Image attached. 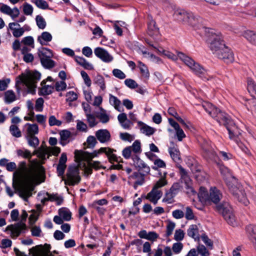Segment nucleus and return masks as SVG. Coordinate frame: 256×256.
Here are the masks:
<instances>
[{"instance_id": "1", "label": "nucleus", "mask_w": 256, "mask_h": 256, "mask_svg": "<svg viewBox=\"0 0 256 256\" xmlns=\"http://www.w3.org/2000/svg\"><path fill=\"white\" fill-rule=\"evenodd\" d=\"M0 166L5 167L8 172L13 173L12 186L18 192L20 196L28 198L30 196V184L38 176V170L35 165L28 164L26 162L22 161L18 167L14 162H9L8 160L3 158L0 160Z\"/></svg>"}, {"instance_id": "2", "label": "nucleus", "mask_w": 256, "mask_h": 256, "mask_svg": "<svg viewBox=\"0 0 256 256\" xmlns=\"http://www.w3.org/2000/svg\"><path fill=\"white\" fill-rule=\"evenodd\" d=\"M221 174L229 189L230 192L234 198L245 206L248 205V200L246 196L243 187L238 182L236 178L232 176L229 170L226 168H220Z\"/></svg>"}, {"instance_id": "3", "label": "nucleus", "mask_w": 256, "mask_h": 256, "mask_svg": "<svg viewBox=\"0 0 256 256\" xmlns=\"http://www.w3.org/2000/svg\"><path fill=\"white\" fill-rule=\"evenodd\" d=\"M213 118L220 124L226 126L228 132L229 138L234 140L240 147L242 144L240 138L242 130L236 125L230 116L224 112L218 109L214 116Z\"/></svg>"}, {"instance_id": "4", "label": "nucleus", "mask_w": 256, "mask_h": 256, "mask_svg": "<svg viewBox=\"0 0 256 256\" xmlns=\"http://www.w3.org/2000/svg\"><path fill=\"white\" fill-rule=\"evenodd\" d=\"M41 74L38 71H28L22 73L16 78V84H24L28 88V92L34 94L36 92V84L40 80Z\"/></svg>"}, {"instance_id": "5", "label": "nucleus", "mask_w": 256, "mask_h": 256, "mask_svg": "<svg viewBox=\"0 0 256 256\" xmlns=\"http://www.w3.org/2000/svg\"><path fill=\"white\" fill-rule=\"evenodd\" d=\"M178 56L196 74L202 78L208 80L209 76L208 74L207 71L198 63L191 58L186 56L184 54L181 52L178 53Z\"/></svg>"}, {"instance_id": "6", "label": "nucleus", "mask_w": 256, "mask_h": 256, "mask_svg": "<svg viewBox=\"0 0 256 256\" xmlns=\"http://www.w3.org/2000/svg\"><path fill=\"white\" fill-rule=\"evenodd\" d=\"M28 214L25 210H22L20 216L21 221L14 224L7 226L6 231L10 232V236L12 238H17L21 233L24 232L26 229V226L24 222L27 218Z\"/></svg>"}, {"instance_id": "7", "label": "nucleus", "mask_w": 256, "mask_h": 256, "mask_svg": "<svg viewBox=\"0 0 256 256\" xmlns=\"http://www.w3.org/2000/svg\"><path fill=\"white\" fill-rule=\"evenodd\" d=\"M24 126L26 128L25 138L28 144L34 148H36L40 143L38 138L36 136L38 133V126L36 124L27 123Z\"/></svg>"}, {"instance_id": "8", "label": "nucleus", "mask_w": 256, "mask_h": 256, "mask_svg": "<svg viewBox=\"0 0 256 256\" xmlns=\"http://www.w3.org/2000/svg\"><path fill=\"white\" fill-rule=\"evenodd\" d=\"M216 208L218 212L222 214L230 225L233 226L236 225L232 208L228 202H224L222 204L216 206Z\"/></svg>"}, {"instance_id": "9", "label": "nucleus", "mask_w": 256, "mask_h": 256, "mask_svg": "<svg viewBox=\"0 0 256 256\" xmlns=\"http://www.w3.org/2000/svg\"><path fill=\"white\" fill-rule=\"evenodd\" d=\"M81 178L80 176V170L76 166H70L68 167L66 178L64 179V184L68 186H74L78 184L80 182Z\"/></svg>"}, {"instance_id": "10", "label": "nucleus", "mask_w": 256, "mask_h": 256, "mask_svg": "<svg viewBox=\"0 0 256 256\" xmlns=\"http://www.w3.org/2000/svg\"><path fill=\"white\" fill-rule=\"evenodd\" d=\"M51 246L50 244L38 245L29 250V256H54L53 254H58V252H50Z\"/></svg>"}, {"instance_id": "11", "label": "nucleus", "mask_w": 256, "mask_h": 256, "mask_svg": "<svg viewBox=\"0 0 256 256\" xmlns=\"http://www.w3.org/2000/svg\"><path fill=\"white\" fill-rule=\"evenodd\" d=\"M210 48L215 56L222 48V46L224 44L222 36L218 34H212L209 40Z\"/></svg>"}, {"instance_id": "12", "label": "nucleus", "mask_w": 256, "mask_h": 256, "mask_svg": "<svg viewBox=\"0 0 256 256\" xmlns=\"http://www.w3.org/2000/svg\"><path fill=\"white\" fill-rule=\"evenodd\" d=\"M222 48L216 55L218 58L224 60L226 63L232 62L234 60L232 52L225 44L222 46Z\"/></svg>"}, {"instance_id": "13", "label": "nucleus", "mask_w": 256, "mask_h": 256, "mask_svg": "<svg viewBox=\"0 0 256 256\" xmlns=\"http://www.w3.org/2000/svg\"><path fill=\"white\" fill-rule=\"evenodd\" d=\"M134 164L138 170V172L148 174L150 173V168L138 156H132Z\"/></svg>"}, {"instance_id": "14", "label": "nucleus", "mask_w": 256, "mask_h": 256, "mask_svg": "<svg viewBox=\"0 0 256 256\" xmlns=\"http://www.w3.org/2000/svg\"><path fill=\"white\" fill-rule=\"evenodd\" d=\"M204 156L207 159L216 160L217 155L212 146L208 142H204L202 146Z\"/></svg>"}, {"instance_id": "15", "label": "nucleus", "mask_w": 256, "mask_h": 256, "mask_svg": "<svg viewBox=\"0 0 256 256\" xmlns=\"http://www.w3.org/2000/svg\"><path fill=\"white\" fill-rule=\"evenodd\" d=\"M76 134V132H70V130H61L60 132V144L62 146H64L70 140H73Z\"/></svg>"}, {"instance_id": "16", "label": "nucleus", "mask_w": 256, "mask_h": 256, "mask_svg": "<svg viewBox=\"0 0 256 256\" xmlns=\"http://www.w3.org/2000/svg\"><path fill=\"white\" fill-rule=\"evenodd\" d=\"M95 55L105 62H110L113 60V57L106 50L102 48H96L94 50Z\"/></svg>"}, {"instance_id": "17", "label": "nucleus", "mask_w": 256, "mask_h": 256, "mask_svg": "<svg viewBox=\"0 0 256 256\" xmlns=\"http://www.w3.org/2000/svg\"><path fill=\"white\" fill-rule=\"evenodd\" d=\"M0 12L10 16L13 20L20 14V10L17 8L15 7L12 9L8 6L3 4L0 6Z\"/></svg>"}, {"instance_id": "18", "label": "nucleus", "mask_w": 256, "mask_h": 256, "mask_svg": "<svg viewBox=\"0 0 256 256\" xmlns=\"http://www.w3.org/2000/svg\"><path fill=\"white\" fill-rule=\"evenodd\" d=\"M96 137L100 143H106L110 140L111 135L106 129L98 130L96 132Z\"/></svg>"}, {"instance_id": "19", "label": "nucleus", "mask_w": 256, "mask_h": 256, "mask_svg": "<svg viewBox=\"0 0 256 256\" xmlns=\"http://www.w3.org/2000/svg\"><path fill=\"white\" fill-rule=\"evenodd\" d=\"M168 120L170 125L173 127L176 130V135L178 140L179 142L182 141L183 138L186 136L184 130L180 128L178 123L175 122L172 118H169Z\"/></svg>"}, {"instance_id": "20", "label": "nucleus", "mask_w": 256, "mask_h": 256, "mask_svg": "<svg viewBox=\"0 0 256 256\" xmlns=\"http://www.w3.org/2000/svg\"><path fill=\"white\" fill-rule=\"evenodd\" d=\"M222 197V194L219 190L216 187H212L210 190L208 201H212L214 204L218 203Z\"/></svg>"}, {"instance_id": "21", "label": "nucleus", "mask_w": 256, "mask_h": 256, "mask_svg": "<svg viewBox=\"0 0 256 256\" xmlns=\"http://www.w3.org/2000/svg\"><path fill=\"white\" fill-rule=\"evenodd\" d=\"M146 174L139 172H134L132 174L128 176L130 180H136V182L134 184V188L135 190L137 188L138 186H142L144 182V177Z\"/></svg>"}, {"instance_id": "22", "label": "nucleus", "mask_w": 256, "mask_h": 256, "mask_svg": "<svg viewBox=\"0 0 256 256\" xmlns=\"http://www.w3.org/2000/svg\"><path fill=\"white\" fill-rule=\"evenodd\" d=\"M41 87L39 88L38 94L39 96H48L52 93L54 90V86L52 85L46 84V80H43L40 82Z\"/></svg>"}, {"instance_id": "23", "label": "nucleus", "mask_w": 256, "mask_h": 256, "mask_svg": "<svg viewBox=\"0 0 256 256\" xmlns=\"http://www.w3.org/2000/svg\"><path fill=\"white\" fill-rule=\"evenodd\" d=\"M168 152L174 162H178L180 160V152L178 146L174 142H171L170 144Z\"/></svg>"}, {"instance_id": "24", "label": "nucleus", "mask_w": 256, "mask_h": 256, "mask_svg": "<svg viewBox=\"0 0 256 256\" xmlns=\"http://www.w3.org/2000/svg\"><path fill=\"white\" fill-rule=\"evenodd\" d=\"M118 120L120 126L125 130H130L133 126V122L128 119L126 114L124 112L118 115Z\"/></svg>"}, {"instance_id": "25", "label": "nucleus", "mask_w": 256, "mask_h": 256, "mask_svg": "<svg viewBox=\"0 0 256 256\" xmlns=\"http://www.w3.org/2000/svg\"><path fill=\"white\" fill-rule=\"evenodd\" d=\"M162 192L161 190H154L152 188V190L148 194L146 198L154 204H156L158 200L162 197Z\"/></svg>"}, {"instance_id": "26", "label": "nucleus", "mask_w": 256, "mask_h": 256, "mask_svg": "<svg viewBox=\"0 0 256 256\" xmlns=\"http://www.w3.org/2000/svg\"><path fill=\"white\" fill-rule=\"evenodd\" d=\"M202 19L198 16H196L190 12L186 24L190 25L193 27L200 28L202 25Z\"/></svg>"}, {"instance_id": "27", "label": "nucleus", "mask_w": 256, "mask_h": 256, "mask_svg": "<svg viewBox=\"0 0 256 256\" xmlns=\"http://www.w3.org/2000/svg\"><path fill=\"white\" fill-rule=\"evenodd\" d=\"M190 12H188L184 10H177L174 13V17L180 22L186 24Z\"/></svg>"}, {"instance_id": "28", "label": "nucleus", "mask_w": 256, "mask_h": 256, "mask_svg": "<svg viewBox=\"0 0 256 256\" xmlns=\"http://www.w3.org/2000/svg\"><path fill=\"white\" fill-rule=\"evenodd\" d=\"M138 236L141 238H144L148 240L154 242L158 238V234L154 232H147L146 230H140L138 234Z\"/></svg>"}, {"instance_id": "29", "label": "nucleus", "mask_w": 256, "mask_h": 256, "mask_svg": "<svg viewBox=\"0 0 256 256\" xmlns=\"http://www.w3.org/2000/svg\"><path fill=\"white\" fill-rule=\"evenodd\" d=\"M246 232L249 240L254 246H256V226L254 224L248 225L246 227Z\"/></svg>"}, {"instance_id": "30", "label": "nucleus", "mask_w": 256, "mask_h": 256, "mask_svg": "<svg viewBox=\"0 0 256 256\" xmlns=\"http://www.w3.org/2000/svg\"><path fill=\"white\" fill-rule=\"evenodd\" d=\"M116 151V150L110 148H100V152H104V153H105L111 163L114 162H118V158L114 154V152Z\"/></svg>"}, {"instance_id": "31", "label": "nucleus", "mask_w": 256, "mask_h": 256, "mask_svg": "<svg viewBox=\"0 0 256 256\" xmlns=\"http://www.w3.org/2000/svg\"><path fill=\"white\" fill-rule=\"evenodd\" d=\"M188 236L194 238L195 240H199L200 234L198 226L196 224H192L189 226L187 230Z\"/></svg>"}, {"instance_id": "32", "label": "nucleus", "mask_w": 256, "mask_h": 256, "mask_svg": "<svg viewBox=\"0 0 256 256\" xmlns=\"http://www.w3.org/2000/svg\"><path fill=\"white\" fill-rule=\"evenodd\" d=\"M52 38V36L49 32H44L40 36H38L37 40L42 46H44L51 42Z\"/></svg>"}, {"instance_id": "33", "label": "nucleus", "mask_w": 256, "mask_h": 256, "mask_svg": "<svg viewBox=\"0 0 256 256\" xmlns=\"http://www.w3.org/2000/svg\"><path fill=\"white\" fill-rule=\"evenodd\" d=\"M138 125L140 127V130L142 133L146 136H151L155 132L154 128L150 127L141 121L137 122Z\"/></svg>"}, {"instance_id": "34", "label": "nucleus", "mask_w": 256, "mask_h": 256, "mask_svg": "<svg viewBox=\"0 0 256 256\" xmlns=\"http://www.w3.org/2000/svg\"><path fill=\"white\" fill-rule=\"evenodd\" d=\"M76 62L80 66H82L84 69L88 70H93L94 69V66L84 58L80 56H75Z\"/></svg>"}, {"instance_id": "35", "label": "nucleus", "mask_w": 256, "mask_h": 256, "mask_svg": "<svg viewBox=\"0 0 256 256\" xmlns=\"http://www.w3.org/2000/svg\"><path fill=\"white\" fill-rule=\"evenodd\" d=\"M109 102L116 110L118 112H122L124 110L121 108V102L117 97L112 94H109Z\"/></svg>"}, {"instance_id": "36", "label": "nucleus", "mask_w": 256, "mask_h": 256, "mask_svg": "<svg viewBox=\"0 0 256 256\" xmlns=\"http://www.w3.org/2000/svg\"><path fill=\"white\" fill-rule=\"evenodd\" d=\"M202 106L206 112L212 118H213L214 116L216 114V112L218 110V108H216L211 103L206 102H202Z\"/></svg>"}, {"instance_id": "37", "label": "nucleus", "mask_w": 256, "mask_h": 256, "mask_svg": "<svg viewBox=\"0 0 256 256\" xmlns=\"http://www.w3.org/2000/svg\"><path fill=\"white\" fill-rule=\"evenodd\" d=\"M20 26V25L16 22H11L9 24L10 28L12 30V34L14 37L18 38L21 36L24 33V30L23 28H14V26Z\"/></svg>"}, {"instance_id": "38", "label": "nucleus", "mask_w": 256, "mask_h": 256, "mask_svg": "<svg viewBox=\"0 0 256 256\" xmlns=\"http://www.w3.org/2000/svg\"><path fill=\"white\" fill-rule=\"evenodd\" d=\"M38 54L40 60H42V58H51L53 56L52 51L46 48H41L38 50Z\"/></svg>"}, {"instance_id": "39", "label": "nucleus", "mask_w": 256, "mask_h": 256, "mask_svg": "<svg viewBox=\"0 0 256 256\" xmlns=\"http://www.w3.org/2000/svg\"><path fill=\"white\" fill-rule=\"evenodd\" d=\"M94 83L98 85L102 91L106 88L105 80L104 78L100 74H98L94 78Z\"/></svg>"}, {"instance_id": "40", "label": "nucleus", "mask_w": 256, "mask_h": 256, "mask_svg": "<svg viewBox=\"0 0 256 256\" xmlns=\"http://www.w3.org/2000/svg\"><path fill=\"white\" fill-rule=\"evenodd\" d=\"M244 36L252 44L256 46V32L246 30L244 33Z\"/></svg>"}, {"instance_id": "41", "label": "nucleus", "mask_w": 256, "mask_h": 256, "mask_svg": "<svg viewBox=\"0 0 256 256\" xmlns=\"http://www.w3.org/2000/svg\"><path fill=\"white\" fill-rule=\"evenodd\" d=\"M102 152H100V149H99L98 151L96 150L92 153L85 152L80 156V158L82 160H84L86 161H91L96 156Z\"/></svg>"}, {"instance_id": "42", "label": "nucleus", "mask_w": 256, "mask_h": 256, "mask_svg": "<svg viewBox=\"0 0 256 256\" xmlns=\"http://www.w3.org/2000/svg\"><path fill=\"white\" fill-rule=\"evenodd\" d=\"M16 96L12 90H8L4 93V101L8 104H11L16 100Z\"/></svg>"}, {"instance_id": "43", "label": "nucleus", "mask_w": 256, "mask_h": 256, "mask_svg": "<svg viewBox=\"0 0 256 256\" xmlns=\"http://www.w3.org/2000/svg\"><path fill=\"white\" fill-rule=\"evenodd\" d=\"M46 195L49 196V200L50 202H56L57 205H60L63 202V198L62 196H59L58 194H50L48 192L46 193Z\"/></svg>"}, {"instance_id": "44", "label": "nucleus", "mask_w": 256, "mask_h": 256, "mask_svg": "<svg viewBox=\"0 0 256 256\" xmlns=\"http://www.w3.org/2000/svg\"><path fill=\"white\" fill-rule=\"evenodd\" d=\"M247 88L249 93L252 95L256 94V83L250 78H248L247 79Z\"/></svg>"}, {"instance_id": "45", "label": "nucleus", "mask_w": 256, "mask_h": 256, "mask_svg": "<svg viewBox=\"0 0 256 256\" xmlns=\"http://www.w3.org/2000/svg\"><path fill=\"white\" fill-rule=\"evenodd\" d=\"M209 194L206 189L204 187L200 188L198 193V197L201 202H206L208 201V197Z\"/></svg>"}, {"instance_id": "46", "label": "nucleus", "mask_w": 256, "mask_h": 256, "mask_svg": "<svg viewBox=\"0 0 256 256\" xmlns=\"http://www.w3.org/2000/svg\"><path fill=\"white\" fill-rule=\"evenodd\" d=\"M148 34L152 36L158 32V28L156 26V22L152 20L148 24Z\"/></svg>"}, {"instance_id": "47", "label": "nucleus", "mask_w": 256, "mask_h": 256, "mask_svg": "<svg viewBox=\"0 0 256 256\" xmlns=\"http://www.w3.org/2000/svg\"><path fill=\"white\" fill-rule=\"evenodd\" d=\"M42 65L46 68H52L55 66V62L50 58H44L40 60Z\"/></svg>"}, {"instance_id": "48", "label": "nucleus", "mask_w": 256, "mask_h": 256, "mask_svg": "<svg viewBox=\"0 0 256 256\" xmlns=\"http://www.w3.org/2000/svg\"><path fill=\"white\" fill-rule=\"evenodd\" d=\"M58 213L64 220L69 221L72 218V214L69 210L61 208L59 210Z\"/></svg>"}, {"instance_id": "49", "label": "nucleus", "mask_w": 256, "mask_h": 256, "mask_svg": "<svg viewBox=\"0 0 256 256\" xmlns=\"http://www.w3.org/2000/svg\"><path fill=\"white\" fill-rule=\"evenodd\" d=\"M30 2L40 9L46 10L48 8V4L44 0H30Z\"/></svg>"}, {"instance_id": "50", "label": "nucleus", "mask_w": 256, "mask_h": 256, "mask_svg": "<svg viewBox=\"0 0 256 256\" xmlns=\"http://www.w3.org/2000/svg\"><path fill=\"white\" fill-rule=\"evenodd\" d=\"M138 66L142 76L146 78H148L150 77V72L146 66L141 62H138Z\"/></svg>"}, {"instance_id": "51", "label": "nucleus", "mask_w": 256, "mask_h": 256, "mask_svg": "<svg viewBox=\"0 0 256 256\" xmlns=\"http://www.w3.org/2000/svg\"><path fill=\"white\" fill-rule=\"evenodd\" d=\"M16 154L18 156H21L24 158L30 159L32 156L30 152L26 149H20L17 150Z\"/></svg>"}, {"instance_id": "52", "label": "nucleus", "mask_w": 256, "mask_h": 256, "mask_svg": "<svg viewBox=\"0 0 256 256\" xmlns=\"http://www.w3.org/2000/svg\"><path fill=\"white\" fill-rule=\"evenodd\" d=\"M10 132L12 135L16 138H20L22 136L21 132L18 126L12 124L10 127Z\"/></svg>"}, {"instance_id": "53", "label": "nucleus", "mask_w": 256, "mask_h": 256, "mask_svg": "<svg viewBox=\"0 0 256 256\" xmlns=\"http://www.w3.org/2000/svg\"><path fill=\"white\" fill-rule=\"evenodd\" d=\"M36 21L38 28L40 29L45 28L46 23L44 18L40 15H38L36 18Z\"/></svg>"}, {"instance_id": "54", "label": "nucleus", "mask_w": 256, "mask_h": 256, "mask_svg": "<svg viewBox=\"0 0 256 256\" xmlns=\"http://www.w3.org/2000/svg\"><path fill=\"white\" fill-rule=\"evenodd\" d=\"M175 196L174 195L168 191L166 193L162 202L168 204H172L174 202V198Z\"/></svg>"}, {"instance_id": "55", "label": "nucleus", "mask_w": 256, "mask_h": 256, "mask_svg": "<svg viewBox=\"0 0 256 256\" xmlns=\"http://www.w3.org/2000/svg\"><path fill=\"white\" fill-rule=\"evenodd\" d=\"M23 12L26 16H31L32 14L34 8L32 5L25 2L22 6Z\"/></svg>"}, {"instance_id": "56", "label": "nucleus", "mask_w": 256, "mask_h": 256, "mask_svg": "<svg viewBox=\"0 0 256 256\" xmlns=\"http://www.w3.org/2000/svg\"><path fill=\"white\" fill-rule=\"evenodd\" d=\"M86 116L90 128H93L98 124V122L96 121V118L93 114H87Z\"/></svg>"}, {"instance_id": "57", "label": "nucleus", "mask_w": 256, "mask_h": 256, "mask_svg": "<svg viewBox=\"0 0 256 256\" xmlns=\"http://www.w3.org/2000/svg\"><path fill=\"white\" fill-rule=\"evenodd\" d=\"M184 216L187 220H192L194 219L195 216L190 207L187 206L186 208Z\"/></svg>"}, {"instance_id": "58", "label": "nucleus", "mask_w": 256, "mask_h": 256, "mask_svg": "<svg viewBox=\"0 0 256 256\" xmlns=\"http://www.w3.org/2000/svg\"><path fill=\"white\" fill-rule=\"evenodd\" d=\"M246 106L248 110L256 114V98H253L248 100Z\"/></svg>"}, {"instance_id": "59", "label": "nucleus", "mask_w": 256, "mask_h": 256, "mask_svg": "<svg viewBox=\"0 0 256 256\" xmlns=\"http://www.w3.org/2000/svg\"><path fill=\"white\" fill-rule=\"evenodd\" d=\"M53 86H54V88L58 92L64 91L66 88V84L63 80L57 82Z\"/></svg>"}, {"instance_id": "60", "label": "nucleus", "mask_w": 256, "mask_h": 256, "mask_svg": "<svg viewBox=\"0 0 256 256\" xmlns=\"http://www.w3.org/2000/svg\"><path fill=\"white\" fill-rule=\"evenodd\" d=\"M176 226V224L172 222H168L166 226V236L169 237L172 234V232Z\"/></svg>"}, {"instance_id": "61", "label": "nucleus", "mask_w": 256, "mask_h": 256, "mask_svg": "<svg viewBox=\"0 0 256 256\" xmlns=\"http://www.w3.org/2000/svg\"><path fill=\"white\" fill-rule=\"evenodd\" d=\"M96 138L92 136H90L87 138L86 144L87 147L93 148L97 144Z\"/></svg>"}, {"instance_id": "62", "label": "nucleus", "mask_w": 256, "mask_h": 256, "mask_svg": "<svg viewBox=\"0 0 256 256\" xmlns=\"http://www.w3.org/2000/svg\"><path fill=\"white\" fill-rule=\"evenodd\" d=\"M183 247L184 246L182 242H175L172 244V250L175 254H178L182 250Z\"/></svg>"}, {"instance_id": "63", "label": "nucleus", "mask_w": 256, "mask_h": 256, "mask_svg": "<svg viewBox=\"0 0 256 256\" xmlns=\"http://www.w3.org/2000/svg\"><path fill=\"white\" fill-rule=\"evenodd\" d=\"M184 236V232L183 230L182 229H178L176 230L174 234V239L180 242L182 240Z\"/></svg>"}, {"instance_id": "64", "label": "nucleus", "mask_w": 256, "mask_h": 256, "mask_svg": "<svg viewBox=\"0 0 256 256\" xmlns=\"http://www.w3.org/2000/svg\"><path fill=\"white\" fill-rule=\"evenodd\" d=\"M198 254H200L202 256H208L210 252L206 246L202 244H198L197 246Z\"/></svg>"}]
</instances>
